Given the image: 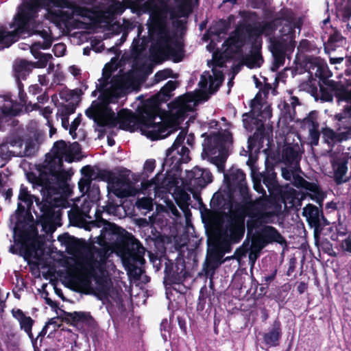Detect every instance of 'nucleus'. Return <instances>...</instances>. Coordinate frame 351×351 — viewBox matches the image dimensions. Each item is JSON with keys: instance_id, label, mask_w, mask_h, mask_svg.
<instances>
[{"instance_id": "obj_10", "label": "nucleus", "mask_w": 351, "mask_h": 351, "mask_svg": "<svg viewBox=\"0 0 351 351\" xmlns=\"http://www.w3.org/2000/svg\"><path fill=\"white\" fill-rule=\"evenodd\" d=\"M80 152V146L77 142L67 143L62 140L56 142L51 153L46 155L41 165V180L43 184L48 186L65 183L69 173L62 169V162H73Z\"/></svg>"}, {"instance_id": "obj_56", "label": "nucleus", "mask_w": 351, "mask_h": 351, "mask_svg": "<svg viewBox=\"0 0 351 351\" xmlns=\"http://www.w3.org/2000/svg\"><path fill=\"white\" fill-rule=\"evenodd\" d=\"M155 160H147L144 164V171L147 173H152L155 169Z\"/></svg>"}, {"instance_id": "obj_25", "label": "nucleus", "mask_w": 351, "mask_h": 351, "mask_svg": "<svg viewBox=\"0 0 351 351\" xmlns=\"http://www.w3.org/2000/svg\"><path fill=\"white\" fill-rule=\"evenodd\" d=\"M78 187L84 198L94 203L99 199V187L97 184H93L89 177L81 178L78 182Z\"/></svg>"}, {"instance_id": "obj_3", "label": "nucleus", "mask_w": 351, "mask_h": 351, "mask_svg": "<svg viewBox=\"0 0 351 351\" xmlns=\"http://www.w3.org/2000/svg\"><path fill=\"white\" fill-rule=\"evenodd\" d=\"M174 5L169 8L163 0H147L143 5L145 12L149 14V32L156 41L150 48V55L156 62L172 59L178 62L182 60L183 47L175 33L168 29L169 21L176 34H182L185 29L186 18L198 0H173Z\"/></svg>"}, {"instance_id": "obj_5", "label": "nucleus", "mask_w": 351, "mask_h": 351, "mask_svg": "<svg viewBox=\"0 0 351 351\" xmlns=\"http://www.w3.org/2000/svg\"><path fill=\"white\" fill-rule=\"evenodd\" d=\"M94 202L83 198L82 203L75 206L68 212L69 219L77 226H82L88 221L98 228L103 226L99 237L97 238L100 245H107L121 248L123 251V259L129 276L134 280H138L144 272L143 265L145 249L141 243L134 238L126 237L128 232L114 223L101 218V213L96 210L94 216L89 213Z\"/></svg>"}, {"instance_id": "obj_1", "label": "nucleus", "mask_w": 351, "mask_h": 351, "mask_svg": "<svg viewBox=\"0 0 351 351\" xmlns=\"http://www.w3.org/2000/svg\"><path fill=\"white\" fill-rule=\"evenodd\" d=\"M113 72L112 64L105 65L102 77L96 84L97 90L101 94L86 110L88 117L101 127L119 126L120 129L128 131L139 129L142 134L152 141L165 138L174 132L173 127L158 114V104L154 99L145 101L138 117L125 109L116 113L110 105L117 104L115 110L123 105L122 100L132 88L133 80L130 72L112 76Z\"/></svg>"}, {"instance_id": "obj_29", "label": "nucleus", "mask_w": 351, "mask_h": 351, "mask_svg": "<svg viewBox=\"0 0 351 351\" xmlns=\"http://www.w3.org/2000/svg\"><path fill=\"white\" fill-rule=\"evenodd\" d=\"M310 64L309 69L311 73H314L316 77L326 78L330 76L327 64L322 59L312 58Z\"/></svg>"}, {"instance_id": "obj_49", "label": "nucleus", "mask_w": 351, "mask_h": 351, "mask_svg": "<svg viewBox=\"0 0 351 351\" xmlns=\"http://www.w3.org/2000/svg\"><path fill=\"white\" fill-rule=\"evenodd\" d=\"M261 250H258L255 247V242L252 241V245L249 252V260L252 265H254L258 257L259 256Z\"/></svg>"}, {"instance_id": "obj_42", "label": "nucleus", "mask_w": 351, "mask_h": 351, "mask_svg": "<svg viewBox=\"0 0 351 351\" xmlns=\"http://www.w3.org/2000/svg\"><path fill=\"white\" fill-rule=\"evenodd\" d=\"M58 241L62 243H64L68 250H71V253L75 254L77 251V246L71 241V238L68 234L60 235L58 238Z\"/></svg>"}, {"instance_id": "obj_48", "label": "nucleus", "mask_w": 351, "mask_h": 351, "mask_svg": "<svg viewBox=\"0 0 351 351\" xmlns=\"http://www.w3.org/2000/svg\"><path fill=\"white\" fill-rule=\"evenodd\" d=\"M172 73V71L170 69H165L158 71L154 75V81L158 83L162 80H166L170 77Z\"/></svg>"}, {"instance_id": "obj_60", "label": "nucleus", "mask_w": 351, "mask_h": 351, "mask_svg": "<svg viewBox=\"0 0 351 351\" xmlns=\"http://www.w3.org/2000/svg\"><path fill=\"white\" fill-rule=\"evenodd\" d=\"M63 80V75L61 72L56 71L53 73V80L51 85L58 84Z\"/></svg>"}, {"instance_id": "obj_32", "label": "nucleus", "mask_w": 351, "mask_h": 351, "mask_svg": "<svg viewBox=\"0 0 351 351\" xmlns=\"http://www.w3.org/2000/svg\"><path fill=\"white\" fill-rule=\"evenodd\" d=\"M335 8L337 16L341 18L343 21L351 17V0H332Z\"/></svg>"}, {"instance_id": "obj_7", "label": "nucleus", "mask_w": 351, "mask_h": 351, "mask_svg": "<svg viewBox=\"0 0 351 351\" xmlns=\"http://www.w3.org/2000/svg\"><path fill=\"white\" fill-rule=\"evenodd\" d=\"M278 25L282 26L279 31V36L270 38V47L274 58L271 66L273 71H278L285 64L286 58H290L295 47V29H298V32L300 31L302 21L292 10L287 8L282 9L274 20L258 23L254 27V33L252 42L254 43L256 46L261 47V35L272 36Z\"/></svg>"}, {"instance_id": "obj_17", "label": "nucleus", "mask_w": 351, "mask_h": 351, "mask_svg": "<svg viewBox=\"0 0 351 351\" xmlns=\"http://www.w3.org/2000/svg\"><path fill=\"white\" fill-rule=\"evenodd\" d=\"M251 108L252 110L250 112L243 114V126L247 131L250 132L254 129L261 130L263 128L264 125L262 119L264 117V114L267 117H270L271 112L267 110L264 112L259 114L258 112L259 110V104H257L256 99H254L252 101Z\"/></svg>"}, {"instance_id": "obj_33", "label": "nucleus", "mask_w": 351, "mask_h": 351, "mask_svg": "<svg viewBox=\"0 0 351 351\" xmlns=\"http://www.w3.org/2000/svg\"><path fill=\"white\" fill-rule=\"evenodd\" d=\"M303 215L306 217L307 221L310 223L315 225L319 223L320 221V211L319 208L312 204H308L303 208Z\"/></svg>"}, {"instance_id": "obj_61", "label": "nucleus", "mask_w": 351, "mask_h": 351, "mask_svg": "<svg viewBox=\"0 0 351 351\" xmlns=\"http://www.w3.org/2000/svg\"><path fill=\"white\" fill-rule=\"evenodd\" d=\"M41 113H42L43 116L46 119L47 125H50L51 121L49 120V117H50L51 114L52 113V109L49 106L45 107L41 110Z\"/></svg>"}, {"instance_id": "obj_63", "label": "nucleus", "mask_w": 351, "mask_h": 351, "mask_svg": "<svg viewBox=\"0 0 351 351\" xmlns=\"http://www.w3.org/2000/svg\"><path fill=\"white\" fill-rule=\"evenodd\" d=\"M69 71L76 78L81 75V69L75 65L70 66Z\"/></svg>"}, {"instance_id": "obj_38", "label": "nucleus", "mask_w": 351, "mask_h": 351, "mask_svg": "<svg viewBox=\"0 0 351 351\" xmlns=\"http://www.w3.org/2000/svg\"><path fill=\"white\" fill-rule=\"evenodd\" d=\"M73 112V108L67 106H62L58 110L56 114L57 117H60L61 119L62 126L65 130H69L70 125L69 121V115Z\"/></svg>"}, {"instance_id": "obj_44", "label": "nucleus", "mask_w": 351, "mask_h": 351, "mask_svg": "<svg viewBox=\"0 0 351 351\" xmlns=\"http://www.w3.org/2000/svg\"><path fill=\"white\" fill-rule=\"evenodd\" d=\"M269 0H247V6L254 9L265 10Z\"/></svg>"}, {"instance_id": "obj_40", "label": "nucleus", "mask_w": 351, "mask_h": 351, "mask_svg": "<svg viewBox=\"0 0 351 351\" xmlns=\"http://www.w3.org/2000/svg\"><path fill=\"white\" fill-rule=\"evenodd\" d=\"M322 136L324 141L328 145H333L339 141L338 135L331 129L328 128L322 130Z\"/></svg>"}, {"instance_id": "obj_43", "label": "nucleus", "mask_w": 351, "mask_h": 351, "mask_svg": "<svg viewBox=\"0 0 351 351\" xmlns=\"http://www.w3.org/2000/svg\"><path fill=\"white\" fill-rule=\"evenodd\" d=\"M263 183L269 191L274 190L276 186V173L268 172L263 176Z\"/></svg>"}, {"instance_id": "obj_64", "label": "nucleus", "mask_w": 351, "mask_h": 351, "mask_svg": "<svg viewBox=\"0 0 351 351\" xmlns=\"http://www.w3.org/2000/svg\"><path fill=\"white\" fill-rule=\"evenodd\" d=\"M254 189L258 191V193H263V197H261L260 198H267L269 199L270 201H271L269 197H267V196H265V190L263 189L261 183L259 182H256V181H254Z\"/></svg>"}, {"instance_id": "obj_50", "label": "nucleus", "mask_w": 351, "mask_h": 351, "mask_svg": "<svg viewBox=\"0 0 351 351\" xmlns=\"http://www.w3.org/2000/svg\"><path fill=\"white\" fill-rule=\"evenodd\" d=\"M177 84L174 81H169L162 88L160 92L165 96H170V93L176 88Z\"/></svg>"}, {"instance_id": "obj_24", "label": "nucleus", "mask_w": 351, "mask_h": 351, "mask_svg": "<svg viewBox=\"0 0 351 351\" xmlns=\"http://www.w3.org/2000/svg\"><path fill=\"white\" fill-rule=\"evenodd\" d=\"M338 104L346 102L342 111L335 115V119L342 121L346 118H351V75L346 79V87L338 93Z\"/></svg>"}, {"instance_id": "obj_18", "label": "nucleus", "mask_w": 351, "mask_h": 351, "mask_svg": "<svg viewBox=\"0 0 351 351\" xmlns=\"http://www.w3.org/2000/svg\"><path fill=\"white\" fill-rule=\"evenodd\" d=\"M212 174L208 169L194 167L187 172L186 182L189 184V190L191 192L205 187L212 182Z\"/></svg>"}, {"instance_id": "obj_8", "label": "nucleus", "mask_w": 351, "mask_h": 351, "mask_svg": "<svg viewBox=\"0 0 351 351\" xmlns=\"http://www.w3.org/2000/svg\"><path fill=\"white\" fill-rule=\"evenodd\" d=\"M113 264L108 261V251L93 248L84 258L76 262L69 273V282L82 291H97L106 297L110 295V280L108 269Z\"/></svg>"}, {"instance_id": "obj_2", "label": "nucleus", "mask_w": 351, "mask_h": 351, "mask_svg": "<svg viewBox=\"0 0 351 351\" xmlns=\"http://www.w3.org/2000/svg\"><path fill=\"white\" fill-rule=\"evenodd\" d=\"M91 12L73 3L69 0H23L15 16L14 30L8 32L0 27V49L9 47L19 37L37 35L43 42H35L29 47L32 54L38 61V68H45L53 58L50 53H43L40 49L49 48L53 42L49 24L63 25L67 29H83L90 19Z\"/></svg>"}, {"instance_id": "obj_9", "label": "nucleus", "mask_w": 351, "mask_h": 351, "mask_svg": "<svg viewBox=\"0 0 351 351\" xmlns=\"http://www.w3.org/2000/svg\"><path fill=\"white\" fill-rule=\"evenodd\" d=\"M246 212L250 217L247 221V228L249 231L255 230L252 241L258 250H262L269 243L282 244L285 242L275 228L266 226L274 223L278 215L276 206L272 201L267 198H257L249 204Z\"/></svg>"}, {"instance_id": "obj_19", "label": "nucleus", "mask_w": 351, "mask_h": 351, "mask_svg": "<svg viewBox=\"0 0 351 351\" xmlns=\"http://www.w3.org/2000/svg\"><path fill=\"white\" fill-rule=\"evenodd\" d=\"M213 75L209 71H204L200 77L199 86L202 91H208L213 94L217 90L223 80V75L217 66L212 69Z\"/></svg>"}, {"instance_id": "obj_27", "label": "nucleus", "mask_w": 351, "mask_h": 351, "mask_svg": "<svg viewBox=\"0 0 351 351\" xmlns=\"http://www.w3.org/2000/svg\"><path fill=\"white\" fill-rule=\"evenodd\" d=\"M12 316L19 322L21 329L24 330L33 340L32 329L34 320L31 317L27 316L21 309L12 310Z\"/></svg>"}, {"instance_id": "obj_6", "label": "nucleus", "mask_w": 351, "mask_h": 351, "mask_svg": "<svg viewBox=\"0 0 351 351\" xmlns=\"http://www.w3.org/2000/svg\"><path fill=\"white\" fill-rule=\"evenodd\" d=\"M18 207L15 214L10 217V228L13 230V239L14 245L10 247V251L16 253L19 250L27 258H38L42 254L43 243L38 237L37 232H26L21 231L24 214L26 210H29L33 204L34 200L36 202L42 215L40 221L43 230L46 234L53 233L56 229L55 219L56 214L50 206L47 205V199L40 202L39 199L29 193L27 189L23 185L21 186L19 195Z\"/></svg>"}, {"instance_id": "obj_52", "label": "nucleus", "mask_w": 351, "mask_h": 351, "mask_svg": "<svg viewBox=\"0 0 351 351\" xmlns=\"http://www.w3.org/2000/svg\"><path fill=\"white\" fill-rule=\"evenodd\" d=\"M80 122H81V118L80 116H78L77 117H76L74 119L73 121H72V123L70 125L69 134L71 135L73 138H75L77 136V134H76L75 131H76L77 128H78L79 125L80 124Z\"/></svg>"}, {"instance_id": "obj_59", "label": "nucleus", "mask_w": 351, "mask_h": 351, "mask_svg": "<svg viewBox=\"0 0 351 351\" xmlns=\"http://www.w3.org/2000/svg\"><path fill=\"white\" fill-rule=\"evenodd\" d=\"M310 48V42L307 40H302L300 41L298 49L301 51H308Z\"/></svg>"}, {"instance_id": "obj_37", "label": "nucleus", "mask_w": 351, "mask_h": 351, "mask_svg": "<svg viewBox=\"0 0 351 351\" xmlns=\"http://www.w3.org/2000/svg\"><path fill=\"white\" fill-rule=\"evenodd\" d=\"M214 297V293L213 290H209L208 287L204 285L203 286L199 291L198 308L203 309L207 300L210 305L212 304V299Z\"/></svg>"}, {"instance_id": "obj_36", "label": "nucleus", "mask_w": 351, "mask_h": 351, "mask_svg": "<svg viewBox=\"0 0 351 351\" xmlns=\"http://www.w3.org/2000/svg\"><path fill=\"white\" fill-rule=\"evenodd\" d=\"M14 69L19 78H24L30 72V65L25 60H17L14 62Z\"/></svg>"}, {"instance_id": "obj_14", "label": "nucleus", "mask_w": 351, "mask_h": 351, "mask_svg": "<svg viewBox=\"0 0 351 351\" xmlns=\"http://www.w3.org/2000/svg\"><path fill=\"white\" fill-rule=\"evenodd\" d=\"M261 47L250 42L247 45L242 47L241 51L231 50L230 45L223 43L221 47V59L236 58L240 60L245 65L250 69L258 68L263 62L260 52Z\"/></svg>"}, {"instance_id": "obj_20", "label": "nucleus", "mask_w": 351, "mask_h": 351, "mask_svg": "<svg viewBox=\"0 0 351 351\" xmlns=\"http://www.w3.org/2000/svg\"><path fill=\"white\" fill-rule=\"evenodd\" d=\"M346 82H335L333 80H326L323 85H320L319 90L315 96V99H320L322 101H332L333 97L335 96L338 101V93L340 90H344Z\"/></svg>"}, {"instance_id": "obj_39", "label": "nucleus", "mask_w": 351, "mask_h": 351, "mask_svg": "<svg viewBox=\"0 0 351 351\" xmlns=\"http://www.w3.org/2000/svg\"><path fill=\"white\" fill-rule=\"evenodd\" d=\"M71 318L76 324L89 325L92 321V317L89 313L74 312L71 313Z\"/></svg>"}, {"instance_id": "obj_28", "label": "nucleus", "mask_w": 351, "mask_h": 351, "mask_svg": "<svg viewBox=\"0 0 351 351\" xmlns=\"http://www.w3.org/2000/svg\"><path fill=\"white\" fill-rule=\"evenodd\" d=\"M332 166L336 182L340 184L346 182L344 177L348 170L347 162L342 158H336L332 162Z\"/></svg>"}, {"instance_id": "obj_34", "label": "nucleus", "mask_w": 351, "mask_h": 351, "mask_svg": "<svg viewBox=\"0 0 351 351\" xmlns=\"http://www.w3.org/2000/svg\"><path fill=\"white\" fill-rule=\"evenodd\" d=\"M41 173H42V167L40 168V175L38 178V184L40 185L41 187H42V189L41 191H43V193H45V191H44L45 190L47 191V193H49L51 192V191H53L54 189H56V188L58 187H60L61 186L64 185L65 183H62V184H49L48 186L47 185H45L43 184L42 180H41ZM45 199H47L48 200V203H47V205H48L49 206H50V208H51V210L55 213L56 214V219H55V223L56 222L57 219H58V215L55 212V210H53V207H52V205L51 204V202L48 197V196H46L45 197V195L43 194V200H45Z\"/></svg>"}, {"instance_id": "obj_4", "label": "nucleus", "mask_w": 351, "mask_h": 351, "mask_svg": "<svg viewBox=\"0 0 351 351\" xmlns=\"http://www.w3.org/2000/svg\"><path fill=\"white\" fill-rule=\"evenodd\" d=\"M228 191L216 192L211 200V209L228 218L221 234V247L226 252L231 250V245L238 243L245 233V210L252 202L245 182V174L239 169L232 168L224 174Z\"/></svg>"}, {"instance_id": "obj_45", "label": "nucleus", "mask_w": 351, "mask_h": 351, "mask_svg": "<svg viewBox=\"0 0 351 351\" xmlns=\"http://www.w3.org/2000/svg\"><path fill=\"white\" fill-rule=\"evenodd\" d=\"M125 9V8L122 3H121L119 1L114 2L108 7V12L110 14H121L124 12Z\"/></svg>"}, {"instance_id": "obj_30", "label": "nucleus", "mask_w": 351, "mask_h": 351, "mask_svg": "<svg viewBox=\"0 0 351 351\" xmlns=\"http://www.w3.org/2000/svg\"><path fill=\"white\" fill-rule=\"evenodd\" d=\"M281 337V328L279 321H275L271 330L264 335V341L269 347L278 345L279 339Z\"/></svg>"}, {"instance_id": "obj_35", "label": "nucleus", "mask_w": 351, "mask_h": 351, "mask_svg": "<svg viewBox=\"0 0 351 351\" xmlns=\"http://www.w3.org/2000/svg\"><path fill=\"white\" fill-rule=\"evenodd\" d=\"M176 201L181 210L187 215L189 213V205L191 204V196L186 192L181 191L176 193Z\"/></svg>"}, {"instance_id": "obj_46", "label": "nucleus", "mask_w": 351, "mask_h": 351, "mask_svg": "<svg viewBox=\"0 0 351 351\" xmlns=\"http://www.w3.org/2000/svg\"><path fill=\"white\" fill-rule=\"evenodd\" d=\"M163 180H164L163 175L162 173H157L156 175V176L149 181L147 187V188L153 187L154 190H156L160 187V186L162 184Z\"/></svg>"}, {"instance_id": "obj_57", "label": "nucleus", "mask_w": 351, "mask_h": 351, "mask_svg": "<svg viewBox=\"0 0 351 351\" xmlns=\"http://www.w3.org/2000/svg\"><path fill=\"white\" fill-rule=\"evenodd\" d=\"M138 33L137 38H135L133 40V42L132 44V47L133 49L136 52L140 51L143 49V47L139 44L140 39L138 38V37L140 36V34H141L140 27L138 28Z\"/></svg>"}, {"instance_id": "obj_58", "label": "nucleus", "mask_w": 351, "mask_h": 351, "mask_svg": "<svg viewBox=\"0 0 351 351\" xmlns=\"http://www.w3.org/2000/svg\"><path fill=\"white\" fill-rule=\"evenodd\" d=\"M277 274V270H273L269 274L265 275L263 277V281L265 285H269L276 278Z\"/></svg>"}, {"instance_id": "obj_47", "label": "nucleus", "mask_w": 351, "mask_h": 351, "mask_svg": "<svg viewBox=\"0 0 351 351\" xmlns=\"http://www.w3.org/2000/svg\"><path fill=\"white\" fill-rule=\"evenodd\" d=\"M36 151L37 147L36 143L32 141L26 142L24 149V156L31 157L36 154Z\"/></svg>"}, {"instance_id": "obj_11", "label": "nucleus", "mask_w": 351, "mask_h": 351, "mask_svg": "<svg viewBox=\"0 0 351 351\" xmlns=\"http://www.w3.org/2000/svg\"><path fill=\"white\" fill-rule=\"evenodd\" d=\"M202 156L215 165L219 171H223L228 156L229 146L232 142L231 134L227 130L204 133Z\"/></svg>"}, {"instance_id": "obj_51", "label": "nucleus", "mask_w": 351, "mask_h": 351, "mask_svg": "<svg viewBox=\"0 0 351 351\" xmlns=\"http://www.w3.org/2000/svg\"><path fill=\"white\" fill-rule=\"evenodd\" d=\"M66 47L64 43H57L53 47V51L56 57H62L65 54Z\"/></svg>"}, {"instance_id": "obj_62", "label": "nucleus", "mask_w": 351, "mask_h": 351, "mask_svg": "<svg viewBox=\"0 0 351 351\" xmlns=\"http://www.w3.org/2000/svg\"><path fill=\"white\" fill-rule=\"evenodd\" d=\"M128 36V33L125 32L122 34L121 37L117 40V42L115 43V45L113 46L110 50L112 51H114L117 50V49L120 47L125 40Z\"/></svg>"}, {"instance_id": "obj_15", "label": "nucleus", "mask_w": 351, "mask_h": 351, "mask_svg": "<svg viewBox=\"0 0 351 351\" xmlns=\"http://www.w3.org/2000/svg\"><path fill=\"white\" fill-rule=\"evenodd\" d=\"M235 17L233 15L229 16L227 19H221L217 21L212 27L209 28L207 32L210 40V43L207 45V49L213 52V58H216L218 53L221 55V49L219 51L217 43L221 41L227 32L230 29V25L234 21Z\"/></svg>"}, {"instance_id": "obj_21", "label": "nucleus", "mask_w": 351, "mask_h": 351, "mask_svg": "<svg viewBox=\"0 0 351 351\" xmlns=\"http://www.w3.org/2000/svg\"><path fill=\"white\" fill-rule=\"evenodd\" d=\"M282 176L287 180H291L292 178L295 179V186L301 187L308 191L313 199L317 202L322 199V193L319 187L315 183L309 182L300 176L295 177L293 172L287 168L282 169Z\"/></svg>"}, {"instance_id": "obj_31", "label": "nucleus", "mask_w": 351, "mask_h": 351, "mask_svg": "<svg viewBox=\"0 0 351 351\" xmlns=\"http://www.w3.org/2000/svg\"><path fill=\"white\" fill-rule=\"evenodd\" d=\"M322 28L328 35V45L331 48L336 47L335 43L342 40L341 35L335 30L330 25V19L328 17L322 21Z\"/></svg>"}, {"instance_id": "obj_54", "label": "nucleus", "mask_w": 351, "mask_h": 351, "mask_svg": "<svg viewBox=\"0 0 351 351\" xmlns=\"http://www.w3.org/2000/svg\"><path fill=\"white\" fill-rule=\"evenodd\" d=\"M340 247L343 251L351 253V234L341 241Z\"/></svg>"}, {"instance_id": "obj_22", "label": "nucleus", "mask_w": 351, "mask_h": 351, "mask_svg": "<svg viewBox=\"0 0 351 351\" xmlns=\"http://www.w3.org/2000/svg\"><path fill=\"white\" fill-rule=\"evenodd\" d=\"M302 128L307 130L308 132V139L311 146H317L319 144L320 132L319 130V124L317 119V112L311 111L302 120L301 124Z\"/></svg>"}, {"instance_id": "obj_53", "label": "nucleus", "mask_w": 351, "mask_h": 351, "mask_svg": "<svg viewBox=\"0 0 351 351\" xmlns=\"http://www.w3.org/2000/svg\"><path fill=\"white\" fill-rule=\"evenodd\" d=\"M7 143L12 147H21L23 140L18 136H12L8 138Z\"/></svg>"}, {"instance_id": "obj_13", "label": "nucleus", "mask_w": 351, "mask_h": 351, "mask_svg": "<svg viewBox=\"0 0 351 351\" xmlns=\"http://www.w3.org/2000/svg\"><path fill=\"white\" fill-rule=\"evenodd\" d=\"M194 141L193 134H186L184 131H181L172 146L167 149L163 166H168L171 169L176 170L182 163H187L191 158L189 149L185 145L192 147Z\"/></svg>"}, {"instance_id": "obj_26", "label": "nucleus", "mask_w": 351, "mask_h": 351, "mask_svg": "<svg viewBox=\"0 0 351 351\" xmlns=\"http://www.w3.org/2000/svg\"><path fill=\"white\" fill-rule=\"evenodd\" d=\"M301 156L302 152L298 143L289 145L283 150L282 157L285 163L290 165L295 171L300 169L299 163Z\"/></svg>"}, {"instance_id": "obj_41", "label": "nucleus", "mask_w": 351, "mask_h": 351, "mask_svg": "<svg viewBox=\"0 0 351 351\" xmlns=\"http://www.w3.org/2000/svg\"><path fill=\"white\" fill-rule=\"evenodd\" d=\"M136 206L139 210H145V213L148 212L153 208L152 199L147 197L138 198L136 202Z\"/></svg>"}, {"instance_id": "obj_23", "label": "nucleus", "mask_w": 351, "mask_h": 351, "mask_svg": "<svg viewBox=\"0 0 351 351\" xmlns=\"http://www.w3.org/2000/svg\"><path fill=\"white\" fill-rule=\"evenodd\" d=\"M108 187L111 192L119 197H125L135 195L134 190L129 180L122 176L112 178L108 182Z\"/></svg>"}, {"instance_id": "obj_55", "label": "nucleus", "mask_w": 351, "mask_h": 351, "mask_svg": "<svg viewBox=\"0 0 351 351\" xmlns=\"http://www.w3.org/2000/svg\"><path fill=\"white\" fill-rule=\"evenodd\" d=\"M247 252V249L246 247H244L243 245L240 247L239 248L237 249V250L234 252V256L238 259H241L243 256L246 255Z\"/></svg>"}, {"instance_id": "obj_16", "label": "nucleus", "mask_w": 351, "mask_h": 351, "mask_svg": "<svg viewBox=\"0 0 351 351\" xmlns=\"http://www.w3.org/2000/svg\"><path fill=\"white\" fill-rule=\"evenodd\" d=\"M198 103L197 95L193 93H188L178 97L169 105L170 112L178 121H182L187 112L193 111Z\"/></svg>"}, {"instance_id": "obj_12", "label": "nucleus", "mask_w": 351, "mask_h": 351, "mask_svg": "<svg viewBox=\"0 0 351 351\" xmlns=\"http://www.w3.org/2000/svg\"><path fill=\"white\" fill-rule=\"evenodd\" d=\"M239 15L242 18V21L239 23L235 30L223 43L230 45L231 50L237 52L241 51L242 47L252 42L254 33L252 25L255 27L258 23V17L255 12L241 11Z\"/></svg>"}]
</instances>
